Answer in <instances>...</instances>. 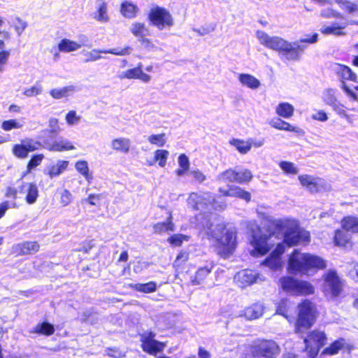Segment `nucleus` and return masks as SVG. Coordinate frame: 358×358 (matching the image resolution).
<instances>
[{
	"label": "nucleus",
	"instance_id": "obj_1",
	"mask_svg": "<svg viewBox=\"0 0 358 358\" xmlns=\"http://www.w3.org/2000/svg\"><path fill=\"white\" fill-rule=\"evenodd\" d=\"M327 267V262L321 257L308 252L301 253L299 249H294L288 256L287 271L293 275H308Z\"/></svg>",
	"mask_w": 358,
	"mask_h": 358
},
{
	"label": "nucleus",
	"instance_id": "obj_2",
	"mask_svg": "<svg viewBox=\"0 0 358 358\" xmlns=\"http://www.w3.org/2000/svg\"><path fill=\"white\" fill-rule=\"evenodd\" d=\"M340 8L349 16V19L343 22H334L324 25L320 32L324 35L343 36L347 34L345 28L349 25L358 26V1L349 0H336Z\"/></svg>",
	"mask_w": 358,
	"mask_h": 358
},
{
	"label": "nucleus",
	"instance_id": "obj_3",
	"mask_svg": "<svg viewBox=\"0 0 358 358\" xmlns=\"http://www.w3.org/2000/svg\"><path fill=\"white\" fill-rule=\"evenodd\" d=\"M236 232L225 227L219 226L208 235V239L213 241L215 253L222 259H228L234 255L236 246Z\"/></svg>",
	"mask_w": 358,
	"mask_h": 358
},
{
	"label": "nucleus",
	"instance_id": "obj_4",
	"mask_svg": "<svg viewBox=\"0 0 358 358\" xmlns=\"http://www.w3.org/2000/svg\"><path fill=\"white\" fill-rule=\"evenodd\" d=\"M297 310L294 331L296 334H303L315 324L319 311L316 304L308 299H302L297 304Z\"/></svg>",
	"mask_w": 358,
	"mask_h": 358
},
{
	"label": "nucleus",
	"instance_id": "obj_5",
	"mask_svg": "<svg viewBox=\"0 0 358 358\" xmlns=\"http://www.w3.org/2000/svg\"><path fill=\"white\" fill-rule=\"evenodd\" d=\"M321 290L324 296L329 299H336L343 292V282L334 269H329L322 275Z\"/></svg>",
	"mask_w": 358,
	"mask_h": 358
},
{
	"label": "nucleus",
	"instance_id": "obj_6",
	"mask_svg": "<svg viewBox=\"0 0 358 358\" xmlns=\"http://www.w3.org/2000/svg\"><path fill=\"white\" fill-rule=\"evenodd\" d=\"M252 358H276L280 353V347L272 339L258 338L249 347Z\"/></svg>",
	"mask_w": 358,
	"mask_h": 358
},
{
	"label": "nucleus",
	"instance_id": "obj_7",
	"mask_svg": "<svg viewBox=\"0 0 358 358\" xmlns=\"http://www.w3.org/2000/svg\"><path fill=\"white\" fill-rule=\"evenodd\" d=\"M279 282L284 292L294 296H308L315 293V287L307 280L286 275L280 278Z\"/></svg>",
	"mask_w": 358,
	"mask_h": 358
},
{
	"label": "nucleus",
	"instance_id": "obj_8",
	"mask_svg": "<svg viewBox=\"0 0 358 358\" xmlns=\"http://www.w3.org/2000/svg\"><path fill=\"white\" fill-rule=\"evenodd\" d=\"M327 336L324 331L314 329L309 331L303 339L304 350L310 357L315 358L320 350L327 344Z\"/></svg>",
	"mask_w": 358,
	"mask_h": 358
},
{
	"label": "nucleus",
	"instance_id": "obj_9",
	"mask_svg": "<svg viewBox=\"0 0 358 358\" xmlns=\"http://www.w3.org/2000/svg\"><path fill=\"white\" fill-rule=\"evenodd\" d=\"M150 23L159 30L169 29L174 24V20L171 13L164 7L159 6L152 7L148 13Z\"/></svg>",
	"mask_w": 358,
	"mask_h": 358
},
{
	"label": "nucleus",
	"instance_id": "obj_10",
	"mask_svg": "<svg viewBox=\"0 0 358 358\" xmlns=\"http://www.w3.org/2000/svg\"><path fill=\"white\" fill-rule=\"evenodd\" d=\"M310 242V232L298 226L289 227L284 234L283 243L289 248L298 245H307Z\"/></svg>",
	"mask_w": 358,
	"mask_h": 358
},
{
	"label": "nucleus",
	"instance_id": "obj_11",
	"mask_svg": "<svg viewBox=\"0 0 358 358\" xmlns=\"http://www.w3.org/2000/svg\"><path fill=\"white\" fill-rule=\"evenodd\" d=\"M156 334L152 331H148L141 336V347L143 352L156 355L162 352L166 347V343L155 339Z\"/></svg>",
	"mask_w": 358,
	"mask_h": 358
},
{
	"label": "nucleus",
	"instance_id": "obj_12",
	"mask_svg": "<svg viewBox=\"0 0 358 358\" xmlns=\"http://www.w3.org/2000/svg\"><path fill=\"white\" fill-rule=\"evenodd\" d=\"M41 245L37 241H23L14 244L12 253L15 257L33 256L40 251Z\"/></svg>",
	"mask_w": 358,
	"mask_h": 358
},
{
	"label": "nucleus",
	"instance_id": "obj_13",
	"mask_svg": "<svg viewBox=\"0 0 358 358\" xmlns=\"http://www.w3.org/2000/svg\"><path fill=\"white\" fill-rule=\"evenodd\" d=\"M273 234V233H271L268 235L255 234L251 241L253 249L250 251V255L255 257L266 255L271 250L268 240Z\"/></svg>",
	"mask_w": 358,
	"mask_h": 358
},
{
	"label": "nucleus",
	"instance_id": "obj_14",
	"mask_svg": "<svg viewBox=\"0 0 358 358\" xmlns=\"http://www.w3.org/2000/svg\"><path fill=\"white\" fill-rule=\"evenodd\" d=\"M41 145V143L31 138L21 141V143L15 144L12 148V153L19 159L27 157L29 152H34Z\"/></svg>",
	"mask_w": 358,
	"mask_h": 358
},
{
	"label": "nucleus",
	"instance_id": "obj_15",
	"mask_svg": "<svg viewBox=\"0 0 358 358\" xmlns=\"http://www.w3.org/2000/svg\"><path fill=\"white\" fill-rule=\"evenodd\" d=\"M257 37L261 44L267 48L277 51L279 54L286 41L278 36H270L263 31H257Z\"/></svg>",
	"mask_w": 358,
	"mask_h": 358
},
{
	"label": "nucleus",
	"instance_id": "obj_16",
	"mask_svg": "<svg viewBox=\"0 0 358 358\" xmlns=\"http://www.w3.org/2000/svg\"><path fill=\"white\" fill-rule=\"evenodd\" d=\"M306 48V45L298 42L290 43L285 41L280 54L287 60H298Z\"/></svg>",
	"mask_w": 358,
	"mask_h": 358
},
{
	"label": "nucleus",
	"instance_id": "obj_17",
	"mask_svg": "<svg viewBox=\"0 0 358 358\" xmlns=\"http://www.w3.org/2000/svg\"><path fill=\"white\" fill-rule=\"evenodd\" d=\"M298 179L303 187H306L312 194H316L325 189L324 180L320 178H313L309 175H301Z\"/></svg>",
	"mask_w": 358,
	"mask_h": 358
},
{
	"label": "nucleus",
	"instance_id": "obj_18",
	"mask_svg": "<svg viewBox=\"0 0 358 358\" xmlns=\"http://www.w3.org/2000/svg\"><path fill=\"white\" fill-rule=\"evenodd\" d=\"M215 266L213 262H210L204 266L199 267L191 279L193 285H200L206 283Z\"/></svg>",
	"mask_w": 358,
	"mask_h": 358
},
{
	"label": "nucleus",
	"instance_id": "obj_19",
	"mask_svg": "<svg viewBox=\"0 0 358 358\" xmlns=\"http://www.w3.org/2000/svg\"><path fill=\"white\" fill-rule=\"evenodd\" d=\"M285 244L279 243L271 253L263 261L262 264L271 268H275L280 265V259L285 252Z\"/></svg>",
	"mask_w": 358,
	"mask_h": 358
},
{
	"label": "nucleus",
	"instance_id": "obj_20",
	"mask_svg": "<svg viewBox=\"0 0 358 358\" xmlns=\"http://www.w3.org/2000/svg\"><path fill=\"white\" fill-rule=\"evenodd\" d=\"M122 79H138L143 83H148L151 78L148 74L145 73L142 70V65L138 64L136 67L129 69L119 76Z\"/></svg>",
	"mask_w": 358,
	"mask_h": 358
},
{
	"label": "nucleus",
	"instance_id": "obj_21",
	"mask_svg": "<svg viewBox=\"0 0 358 358\" xmlns=\"http://www.w3.org/2000/svg\"><path fill=\"white\" fill-rule=\"evenodd\" d=\"M43 147L50 152H64L76 149V147L69 141H55L51 143L49 140H45Z\"/></svg>",
	"mask_w": 358,
	"mask_h": 358
},
{
	"label": "nucleus",
	"instance_id": "obj_22",
	"mask_svg": "<svg viewBox=\"0 0 358 358\" xmlns=\"http://www.w3.org/2000/svg\"><path fill=\"white\" fill-rule=\"evenodd\" d=\"M153 233L157 235H162L165 233L173 231L175 224L173 222V215L171 211L168 212V216L164 222H159L152 226Z\"/></svg>",
	"mask_w": 358,
	"mask_h": 358
},
{
	"label": "nucleus",
	"instance_id": "obj_23",
	"mask_svg": "<svg viewBox=\"0 0 358 358\" xmlns=\"http://www.w3.org/2000/svg\"><path fill=\"white\" fill-rule=\"evenodd\" d=\"M22 187H25V202L28 205L35 203L39 197V190L37 184L30 182L23 185Z\"/></svg>",
	"mask_w": 358,
	"mask_h": 358
},
{
	"label": "nucleus",
	"instance_id": "obj_24",
	"mask_svg": "<svg viewBox=\"0 0 358 358\" xmlns=\"http://www.w3.org/2000/svg\"><path fill=\"white\" fill-rule=\"evenodd\" d=\"M335 65V73L341 78L342 82L345 80L357 82V76L349 66L338 63Z\"/></svg>",
	"mask_w": 358,
	"mask_h": 358
},
{
	"label": "nucleus",
	"instance_id": "obj_25",
	"mask_svg": "<svg viewBox=\"0 0 358 358\" xmlns=\"http://www.w3.org/2000/svg\"><path fill=\"white\" fill-rule=\"evenodd\" d=\"M269 124L271 127L278 130L291 131L296 134L303 133L301 129L299 128L298 127L293 126L289 122H285L279 117L272 119Z\"/></svg>",
	"mask_w": 358,
	"mask_h": 358
},
{
	"label": "nucleus",
	"instance_id": "obj_26",
	"mask_svg": "<svg viewBox=\"0 0 358 358\" xmlns=\"http://www.w3.org/2000/svg\"><path fill=\"white\" fill-rule=\"evenodd\" d=\"M334 244L340 248L352 246L351 238L343 229H336L333 238Z\"/></svg>",
	"mask_w": 358,
	"mask_h": 358
},
{
	"label": "nucleus",
	"instance_id": "obj_27",
	"mask_svg": "<svg viewBox=\"0 0 358 358\" xmlns=\"http://www.w3.org/2000/svg\"><path fill=\"white\" fill-rule=\"evenodd\" d=\"M342 229L352 234H358V217L354 215L344 216L341 220Z\"/></svg>",
	"mask_w": 358,
	"mask_h": 358
},
{
	"label": "nucleus",
	"instance_id": "obj_28",
	"mask_svg": "<svg viewBox=\"0 0 358 358\" xmlns=\"http://www.w3.org/2000/svg\"><path fill=\"white\" fill-rule=\"evenodd\" d=\"M110 145L114 151L126 154L130 150L131 141L127 138H116L111 141Z\"/></svg>",
	"mask_w": 358,
	"mask_h": 358
},
{
	"label": "nucleus",
	"instance_id": "obj_29",
	"mask_svg": "<svg viewBox=\"0 0 358 358\" xmlns=\"http://www.w3.org/2000/svg\"><path fill=\"white\" fill-rule=\"evenodd\" d=\"M69 164V161L58 160L55 164H52L48 168L46 174L50 178L57 177L67 169Z\"/></svg>",
	"mask_w": 358,
	"mask_h": 358
},
{
	"label": "nucleus",
	"instance_id": "obj_30",
	"mask_svg": "<svg viewBox=\"0 0 358 358\" xmlns=\"http://www.w3.org/2000/svg\"><path fill=\"white\" fill-rule=\"evenodd\" d=\"M130 32L137 40L150 36V30L144 22H134L130 27Z\"/></svg>",
	"mask_w": 358,
	"mask_h": 358
},
{
	"label": "nucleus",
	"instance_id": "obj_31",
	"mask_svg": "<svg viewBox=\"0 0 358 358\" xmlns=\"http://www.w3.org/2000/svg\"><path fill=\"white\" fill-rule=\"evenodd\" d=\"M55 331L54 325L46 321L37 324L32 330V333L45 336H52Z\"/></svg>",
	"mask_w": 358,
	"mask_h": 358
},
{
	"label": "nucleus",
	"instance_id": "obj_32",
	"mask_svg": "<svg viewBox=\"0 0 358 358\" xmlns=\"http://www.w3.org/2000/svg\"><path fill=\"white\" fill-rule=\"evenodd\" d=\"M138 8L134 3L124 1L120 5V12L127 18L132 19L137 15Z\"/></svg>",
	"mask_w": 358,
	"mask_h": 358
},
{
	"label": "nucleus",
	"instance_id": "obj_33",
	"mask_svg": "<svg viewBox=\"0 0 358 358\" xmlns=\"http://www.w3.org/2000/svg\"><path fill=\"white\" fill-rule=\"evenodd\" d=\"M222 177L225 180L238 183H241L246 180L245 172H238L231 169L223 172Z\"/></svg>",
	"mask_w": 358,
	"mask_h": 358
},
{
	"label": "nucleus",
	"instance_id": "obj_34",
	"mask_svg": "<svg viewBox=\"0 0 358 358\" xmlns=\"http://www.w3.org/2000/svg\"><path fill=\"white\" fill-rule=\"evenodd\" d=\"M129 288L145 294L152 293L157 290V284L154 281H150L146 283L130 284Z\"/></svg>",
	"mask_w": 358,
	"mask_h": 358
},
{
	"label": "nucleus",
	"instance_id": "obj_35",
	"mask_svg": "<svg viewBox=\"0 0 358 358\" xmlns=\"http://www.w3.org/2000/svg\"><path fill=\"white\" fill-rule=\"evenodd\" d=\"M76 171L82 175L88 182H91L93 179L92 173L90 171L88 164L85 160H78L75 163Z\"/></svg>",
	"mask_w": 358,
	"mask_h": 358
},
{
	"label": "nucleus",
	"instance_id": "obj_36",
	"mask_svg": "<svg viewBox=\"0 0 358 358\" xmlns=\"http://www.w3.org/2000/svg\"><path fill=\"white\" fill-rule=\"evenodd\" d=\"M294 112V106L287 102L279 103L275 108L276 114L284 118H290L293 115Z\"/></svg>",
	"mask_w": 358,
	"mask_h": 358
},
{
	"label": "nucleus",
	"instance_id": "obj_37",
	"mask_svg": "<svg viewBox=\"0 0 358 358\" xmlns=\"http://www.w3.org/2000/svg\"><path fill=\"white\" fill-rule=\"evenodd\" d=\"M81 45L76 41L68 38H63L58 43V49L60 52H69L77 50Z\"/></svg>",
	"mask_w": 358,
	"mask_h": 358
},
{
	"label": "nucleus",
	"instance_id": "obj_38",
	"mask_svg": "<svg viewBox=\"0 0 358 358\" xmlns=\"http://www.w3.org/2000/svg\"><path fill=\"white\" fill-rule=\"evenodd\" d=\"M344 347V339L339 338L333 341L328 347L323 349L324 355H335Z\"/></svg>",
	"mask_w": 358,
	"mask_h": 358
},
{
	"label": "nucleus",
	"instance_id": "obj_39",
	"mask_svg": "<svg viewBox=\"0 0 358 358\" xmlns=\"http://www.w3.org/2000/svg\"><path fill=\"white\" fill-rule=\"evenodd\" d=\"M189 259V252L185 250H180L174 262L173 267L176 271H180L182 270L185 267V264L188 262Z\"/></svg>",
	"mask_w": 358,
	"mask_h": 358
},
{
	"label": "nucleus",
	"instance_id": "obj_40",
	"mask_svg": "<svg viewBox=\"0 0 358 358\" xmlns=\"http://www.w3.org/2000/svg\"><path fill=\"white\" fill-rule=\"evenodd\" d=\"M75 91L74 86H66L62 88H55L50 91V96L55 99H59L64 97H68L69 93Z\"/></svg>",
	"mask_w": 358,
	"mask_h": 358
},
{
	"label": "nucleus",
	"instance_id": "obj_41",
	"mask_svg": "<svg viewBox=\"0 0 358 358\" xmlns=\"http://www.w3.org/2000/svg\"><path fill=\"white\" fill-rule=\"evenodd\" d=\"M264 306L260 303H255L248 307V320H255L262 315Z\"/></svg>",
	"mask_w": 358,
	"mask_h": 358
},
{
	"label": "nucleus",
	"instance_id": "obj_42",
	"mask_svg": "<svg viewBox=\"0 0 358 358\" xmlns=\"http://www.w3.org/2000/svg\"><path fill=\"white\" fill-rule=\"evenodd\" d=\"M179 168L176 171V173L178 176L185 175L189 169V161L188 157L185 154H180L178 157Z\"/></svg>",
	"mask_w": 358,
	"mask_h": 358
},
{
	"label": "nucleus",
	"instance_id": "obj_43",
	"mask_svg": "<svg viewBox=\"0 0 358 358\" xmlns=\"http://www.w3.org/2000/svg\"><path fill=\"white\" fill-rule=\"evenodd\" d=\"M323 101L334 108L338 107V101L336 96V92L333 89H327L323 93Z\"/></svg>",
	"mask_w": 358,
	"mask_h": 358
},
{
	"label": "nucleus",
	"instance_id": "obj_44",
	"mask_svg": "<svg viewBox=\"0 0 358 358\" xmlns=\"http://www.w3.org/2000/svg\"><path fill=\"white\" fill-rule=\"evenodd\" d=\"M107 3L103 1L98 7L94 18L101 22H107L109 20V16L107 14Z\"/></svg>",
	"mask_w": 358,
	"mask_h": 358
},
{
	"label": "nucleus",
	"instance_id": "obj_45",
	"mask_svg": "<svg viewBox=\"0 0 358 358\" xmlns=\"http://www.w3.org/2000/svg\"><path fill=\"white\" fill-rule=\"evenodd\" d=\"M44 159V155L43 154H36L31 156V159L29 160L27 164V171L23 174L22 177L25 176L27 173L31 172V171L39 166L43 159Z\"/></svg>",
	"mask_w": 358,
	"mask_h": 358
},
{
	"label": "nucleus",
	"instance_id": "obj_46",
	"mask_svg": "<svg viewBox=\"0 0 358 358\" xmlns=\"http://www.w3.org/2000/svg\"><path fill=\"white\" fill-rule=\"evenodd\" d=\"M132 50V48L130 46H126L123 48H111L108 50H99L96 51L98 53H104V54H111L116 56H124V55H130L131 52ZM94 52H96V50H94Z\"/></svg>",
	"mask_w": 358,
	"mask_h": 358
},
{
	"label": "nucleus",
	"instance_id": "obj_47",
	"mask_svg": "<svg viewBox=\"0 0 358 358\" xmlns=\"http://www.w3.org/2000/svg\"><path fill=\"white\" fill-rule=\"evenodd\" d=\"M188 240L189 236L182 234H174L167 238L169 243L173 247H180L184 241Z\"/></svg>",
	"mask_w": 358,
	"mask_h": 358
},
{
	"label": "nucleus",
	"instance_id": "obj_48",
	"mask_svg": "<svg viewBox=\"0 0 358 358\" xmlns=\"http://www.w3.org/2000/svg\"><path fill=\"white\" fill-rule=\"evenodd\" d=\"M169 152L166 150H157L154 153V160L157 162L160 167H164L166 164V161Z\"/></svg>",
	"mask_w": 358,
	"mask_h": 358
},
{
	"label": "nucleus",
	"instance_id": "obj_49",
	"mask_svg": "<svg viewBox=\"0 0 358 358\" xmlns=\"http://www.w3.org/2000/svg\"><path fill=\"white\" fill-rule=\"evenodd\" d=\"M320 15L324 18H336L339 20H345L344 15L331 8L322 10Z\"/></svg>",
	"mask_w": 358,
	"mask_h": 358
},
{
	"label": "nucleus",
	"instance_id": "obj_50",
	"mask_svg": "<svg viewBox=\"0 0 358 358\" xmlns=\"http://www.w3.org/2000/svg\"><path fill=\"white\" fill-rule=\"evenodd\" d=\"M150 143L156 145L159 147H163L166 143V137L165 133L159 134H152L148 138Z\"/></svg>",
	"mask_w": 358,
	"mask_h": 358
},
{
	"label": "nucleus",
	"instance_id": "obj_51",
	"mask_svg": "<svg viewBox=\"0 0 358 358\" xmlns=\"http://www.w3.org/2000/svg\"><path fill=\"white\" fill-rule=\"evenodd\" d=\"M5 46L4 41L0 39V72L4 70V67L7 64L10 52L8 50H3Z\"/></svg>",
	"mask_w": 358,
	"mask_h": 358
},
{
	"label": "nucleus",
	"instance_id": "obj_52",
	"mask_svg": "<svg viewBox=\"0 0 358 358\" xmlns=\"http://www.w3.org/2000/svg\"><path fill=\"white\" fill-rule=\"evenodd\" d=\"M279 166L286 174L295 175L298 173V169L291 162L282 161L279 163Z\"/></svg>",
	"mask_w": 358,
	"mask_h": 358
},
{
	"label": "nucleus",
	"instance_id": "obj_53",
	"mask_svg": "<svg viewBox=\"0 0 358 358\" xmlns=\"http://www.w3.org/2000/svg\"><path fill=\"white\" fill-rule=\"evenodd\" d=\"M138 41L141 44V47L147 51H155L157 49L154 41L152 39L147 38V36L140 38Z\"/></svg>",
	"mask_w": 358,
	"mask_h": 358
},
{
	"label": "nucleus",
	"instance_id": "obj_54",
	"mask_svg": "<svg viewBox=\"0 0 358 358\" xmlns=\"http://www.w3.org/2000/svg\"><path fill=\"white\" fill-rule=\"evenodd\" d=\"M22 127V124H20L15 119L4 120L1 123V128L4 131H10L13 129H20Z\"/></svg>",
	"mask_w": 358,
	"mask_h": 358
},
{
	"label": "nucleus",
	"instance_id": "obj_55",
	"mask_svg": "<svg viewBox=\"0 0 358 358\" xmlns=\"http://www.w3.org/2000/svg\"><path fill=\"white\" fill-rule=\"evenodd\" d=\"M19 205L16 201L9 202L8 201H3L0 203V219L2 218L9 208H17Z\"/></svg>",
	"mask_w": 358,
	"mask_h": 358
},
{
	"label": "nucleus",
	"instance_id": "obj_56",
	"mask_svg": "<svg viewBox=\"0 0 358 358\" xmlns=\"http://www.w3.org/2000/svg\"><path fill=\"white\" fill-rule=\"evenodd\" d=\"M103 196V194H90L88 196L83 200V202H86L90 206H97L99 204L100 201Z\"/></svg>",
	"mask_w": 358,
	"mask_h": 358
},
{
	"label": "nucleus",
	"instance_id": "obj_57",
	"mask_svg": "<svg viewBox=\"0 0 358 358\" xmlns=\"http://www.w3.org/2000/svg\"><path fill=\"white\" fill-rule=\"evenodd\" d=\"M95 247L93 240L85 241L80 243V247L76 249V252H82L83 253H89L90 251Z\"/></svg>",
	"mask_w": 358,
	"mask_h": 358
},
{
	"label": "nucleus",
	"instance_id": "obj_58",
	"mask_svg": "<svg viewBox=\"0 0 358 358\" xmlns=\"http://www.w3.org/2000/svg\"><path fill=\"white\" fill-rule=\"evenodd\" d=\"M80 119V117L77 115L76 111L73 110H69L65 116L66 122L69 125H73L78 123Z\"/></svg>",
	"mask_w": 358,
	"mask_h": 358
},
{
	"label": "nucleus",
	"instance_id": "obj_59",
	"mask_svg": "<svg viewBox=\"0 0 358 358\" xmlns=\"http://www.w3.org/2000/svg\"><path fill=\"white\" fill-rule=\"evenodd\" d=\"M48 126L50 127L48 131L50 134H57L61 130L59 125V120L55 117H51L48 120Z\"/></svg>",
	"mask_w": 358,
	"mask_h": 358
},
{
	"label": "nucleus",
	"instance_id": "obj_60",
	"mask_svg": "<svg viewBox=\"0 0 358 358\" xmlns=\"http://www.w3.org/2000/svg\"><path fill=\"white\" fill-rule=\"evenodd\" d=\"M18 190L15 187L8 186L6 188L4 196L11 200L10 202L15 201L17 199Z\"/></svg>",
	"mask_w": 358,
	"mask_h": 358
},
{
	"label": "nucleus",
	"instance_id": "obj_61",
	"mask_svg": "<svg viewBox=\"0 0 358 358\" xmlns=\"http://www.w3.org/2000/svg\"><path fill=\"white\" fill-rule=\"evenodd\" d=\"M229 143L234 146L237 150H238L242 154L246 153V145H245V142L242 140L232 138L229 141Z\"/></svg>",
	"mask_w": 358,
	"mask_h": 358
},
{
	"label": "nucleus",
	"instance_id": "obj_62",
	"mask_svg": "<svg viewBox=\"0 0 358 358\" xmlns=\"http://www.w3.org/2000/svg\"><path fill=\"white\" fill-rule=\"evenodd\" d=\"M73 199L71 193L68 189H64L60 196V202L63 206H68Z\"/></svg>",
	"mask_w": 358,
	"mask_h": 358
},
{
	"label": "nucleus",
	"instance_id": "obj_63",
	"mask_svg": "<svg viewBox=\"0 0 358 358\" xmlns=\"http://www.w3.org/2000/svg\"><path fill=\"white\" fill-rule=\"evenodd\" d=\"M194 181L197 182H202L206 180V176L199 170H194L190 172Z\"/></svg>",
	"mask_w": 358,
	"mask_h": 358
},
{
	"label": "nucleus",
	"instance_id": "obj_64",
	"mask_svg": "<svg viewBox=\"0 0 358 358\" xmlns=\"http://www.w3.org/2000/svg\"><path fill=\"white\" fill-rule=\"evenodd\" d=\"M26 26V23L20 18H17L13 23L14 29L18 34H20L24 30Z\"/></svg>",
	"mask_w": 358,
	"mask_h": 358
}]
</instances>
